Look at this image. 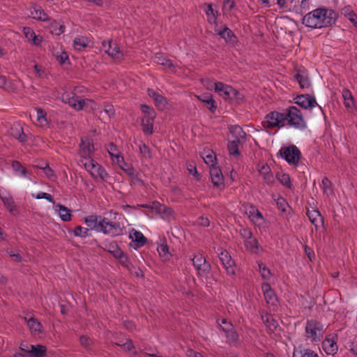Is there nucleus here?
Wrapping results in <instances>:
<instances>
[{
  "mask_svg": "<svg viewBox=\"0 0 357 357\" xmlns=\"http://www.w3.org/2000/svg\"><path fill=\"white\" fill-rule=\"evenodd\" d=\"M337 14L331 9L319 8L307 14L303 18V24L313 29H320L331 26L335 22Z\"/></svg>",
  "mask_w": 357,
  "mask_h": 357,
  "instance_id": "f257e3e1",
  "label": "nucleus"
},
{
  "mask_svg": "<svg viewBox=\"0 0 357 357\" xmlns=\"http://www.w3.org/2000/svg\"><path fill=\"white\" fill-rule=\"evenodd\" d=\"M284 126H289L300 131L305 130L307 126L300 109L295 106H291L283 110Z\"/></svg>",
  "mask_w": 357,
  "mask_h": 357,
  "instance_id": "f03ea898",
  "label": "nucleus"
},
{
  "mask_svg": "<svg viewBox=\"0 0 357 357\" xmlns=\"http://www.w3.org/2000/svg\"><path fill=\"white\" fill-rule=\"evenodd\" d=\"M63 102L68 104L71 107L76 110H81L87 107L90 105L91 109H98V106L90 99H81L73 93L66 92L61 96Z\"/></svg>",
  "mask_w": 357,
  "mask_h": 357,
  "instance_id": "7ed1b4c3",
  "label": "nucleus"
},
{
  "mask_svg": "<svg viewBox=\"0 0 357 357\" xmlns=\"http://www.w3.org/2000/svg\"><path fill=\"white\" fill-rule=\"evenodd\" d=\"M279 153L289 165L297 167L299 165L301 153L298 148L294 144L282 147Z\"/></svg>",
  "mask_w": 357,
  "mask_h": 357,
  "instance_id": "20e7f679",
  "label": "nucleus"
},
{
  "mask_svg": "<svg viewBox=\"0 0 357 357\" xmlns=\"http://www.w3.org/2000/svg\"><path fill=\"white\" fill-rule=\"evenodd\" d=\"M215 92L226 100H236L240 101L243 98V96L236 89L220 82H215Z\"/></svg>",
  "mask_w": 357,
  "mask_h": 357,
  "instance_id": "39448f33",
  "label": "nucleus"
},
{
  "mask_svg": "<svg viewBox=\"0 0 357 357\" xmlns=\"http://www.w3.org/2000/svg\"><path fill=\"white\" fill-rule=\"evenodd\" d=\"M324 326L315 320H308L305 324V334L312 342H319L323 337Z\"/></svg>",
  "mask_w": 357,
  "mask_h": 357,
  "instance_id": "423d86ee",
  "label": "nucleus"
},
{
  "mask_svg": "<svg viewBox=\"0 0 357 357\" xmlns=\"http://www.w3.org/2000/svg\"><path fill=\"white\" fill-rule=\"evenodd\" d=\"M79 163L95 178L99 177L104 180L108 176L106 170L92 158L88 160H79Z\"/></svg>",
  "mask_w": 357,
  "mask_h": 357,
  "instance_id": "0eeeda50",
  "label": "nucleus"
},
{
  "mask_svg": "<svg viewBox=\"0 0 357 357\" xmlns=\"http://www.w3.org/2000/svg\"><path fill=\"white\" fill-rule=\"evenodd\" d=\"M261 124L264 128L284 127V112L274 111L267 114Z\"/></svg>",
  "mask_w": 357,
  "mask_h": 357,
  "instance_id": "6e6552de",
  "label": "nucleus"
},
{
  "mask_svg": "<svg viewBox=\"0 0 357 357\" xmlns=\"http://www.w3.org/2000/svg\"><path fill=\"white\" fill-rule=\"evenodd\" d=\"M98 232L115 236L122 234V228L119 223L112 222L106 218H102L99 223Z\"/></svg>",
  "mask_w": 357,
  "mask_h": 357,
  "instance_id": "1a4fd4ad",
  "label": "nucleus"
},
{
  "mask_svg": "<svg viewBox=\"0 0 357 357\" xmlns=\"http://www.w3.org/2000/svg\"><path fill=\"white\" fill-rule=\"evenodd\" d=\"M240 234L244 239V245L246 249L252 253L257 254L262 249L259 247L257 240L253 237L250 229L243 228L241 229Z\"/></svg>",
  "mask_w": 357,
  "mask_h": 357,
  "instance_id": "9d476101",
  "label": "nucleus"
},
{
  "mask_svg": "<svg viewBox=\"0 0 357 357\" xmlns=\"http://www.w3.org/2000/svg\"><path fill=\"white\" fill-rule=\"evenodd\" d=\"M0 199L12 215L17 216L20 214L19 208L15 204L13 197L4 188H0Z\"/></svg>",
  "mask_w": 357,
  "mask_h": 357,
  "instance_id": "9b49d317",
  "label": "nucleus"
},
{
  "mask_svg": "<svg viewBox=\"0 0 357 357\" xmlns=\"http://www.w3.org/2000/svg\"><path fill=\"white\" fill-rule=\"evenodd\" d=\"M192 261L199 276H207L211 271V266L206 258L202 254H197Z\"/></svg>",
  "mask_w": 357,
  "mask_h": 357,
  "instance_id": "f8f14e48",
  "label": "nucleus"
},
{
  "mask_svg": "<svg viewBox=\"0 0 357 357\" xmlns=\"http://www.w3.org/2000/svg\"><path fill=\"white\" fill-rule=\"evenodd\" d=\"M218 257L229 276H234L236 273L234 262L228 252L225 250H219Z\"/></svg>",
  "mask_w": 357,
  "mask_h": 357,
  "instance_id": "ddd939ff",
  "label": "nucleus"
},
{
  "mask_svg": "<svg viewBox=\"0 0 357 357\" xmlns=\"http://www.w3.org/2000/svg\"><path fill=\"white\" fill-rule=\"evenodd\" d=\"M93 152L94 146L91 139L88 137L82 138L79 150L80 160L91 159Z\"/></svg>",
  "mask_w": 357,
  "mask_h": 357,
  "instance_id": "4468645a",
  "label": "nucleus"
},
{
  "mask_svg": "<svg viewBox=\"0 0 357 357\" xmlns=\"http://www.w3.org/2000/svg\"><path fill=\"white\" fill-rule=\"evenodd\" d=\"M102 48L109 56L120 60L123 58V54L116 43L112 40H104L102 43Z\"/></svg>",
  "mask_w": 357,
  "mask_h": 357,
  "instance_id": "2eb2a0df",
  "label": "nucleus"
},
{
  "mask_svg": "<svg viewBox=\"0 0 357 357\" xmlns=\"http://www.w3.org/2000/svg\"><path fill=\"white\" fill-rule=\"evenodd\" d=\"M294 102L304 109H312L317 105L314 98L310 95H299L294 98Z\"/></svg>",
  "mask_w": 357,
  "mask_h": 357,
  "instance_id": "dca6fc26",
  "label": "nucleus"
},
{
  "mask_svg": "<svg viewBox=\"0 0 357 357\" xmlns=\"http://www.w3.org/2000/svg\"><path fill=\"white\" fill-rule=\"evenodd\" d=\"M261 289L264 296L266 302L271 305H275L278 302V298L274 290L271 288L268 282H264L261 285Z\"/></svg>",
  "mask_w": 357,
  "mask_h": 357,
  "instance_id": "f3484780",
  "label": "nucleus"
},
{
  "mask_svg": "<svg viewBox=\"0 0 357 357\" xmlns=\"http://www.w3.org/2000/svg\"><path fill=\"white\" fill-rule=\"evenodd\" d=\"M129 238L134 243L133 247L135 248H141L146 243V238L144 234L135 229H132L129 233Z\"/></svg>",
  "mask_w": 357,
  "mask_h": 357,
  "instance_id": "a211bd4d",
  "label": "nucleus"
},
{
  "mask_svg": "<svg viewBox=\"0 0 357 357\" xmlns=\"http://www.w3.org/2000/svg\"><path fill=\"white\" fill-rule=\"evenodd\" d=\"M92 45L91 39L86 36H77L73 40V47L75 50L82 52Z\"/></svg>",
  "mask_w": 357,
  "mask_h": 357,
  "instance_id": "6ab92c4d",
  "label": "nucleus"
},
{
  "mask_svg": "<svg viewBox=\"0 0 357 357\" xmlns=\"http://www.w3.org/2000/svg\"><path fill=\"white\" fill-rule=\"evenodd\" d=\"M259 173L266 184L271 185L274 183V176L268 165H261L259 169Z\"/></svg>",
  "mask_w": 357,
  "mask_h": 357,
  "instance_id": "aec40b11",
  "label": "nucleus"
},
{
  "mask_svg": "<svg viewBox=\"0 0 357 357\" xmlns=\"http://www.w3.org/2000/svg\"><path fill=\"white\" fill-rule=\"evenodd\" d=\"M22 349L26 351L30 357H44L46 354V348L45 346L37 344L30 345L26 349Z\"/></svg>",
  "mask_w": 357,
  "mask_h": 357,
  "instance_id": "412c9836",
  "label": "nucleus"
},
{
  "mask_svg": "<svg viewBox=\"0 0 357 357\" xmlns=\"http://www.w3.org/2000/svg\"><path fill=\"white\" fill-rule=\"evenodd\" d=\"M23 33L26 38L32 44L36 46H39L43 40V37L40 35H36L33 30L30 27H24Z\"/></svg>",
  "mask_w": 357,
  "mask_h": 357,
  "instance_id": "4be33fe9",
  "label": "nucleus"
},
{
  "mask_svg": "<svg viewBox=\"0 0 357 357\" xmlns=\"http://www.w3.org/2000/svg\"><path fill=\"white\" fill-rule=\"evenodd\" d=\"M211 181L215 186L220 188L223 185V176L220 169L216 167H211L210 170Z\"/></svg>",
  "mask_w": 357,
  "mask_h": 357,
  "instance_id": "5701e85b",
  "label": "nucleus"
},
{
  "mask_svg": "<svg viewBox=\"0 0 357 357\" xmlns=\"http://www.w3.org/2000/svg\"><path fill=\"white\" fill-rule=\"evenodd\" d=\"M307 215L310 221L315 226L316 228L323 225L324 218L318 210H308Z\"/></svg>",
  "mask_w": 357,
  "mask_h": 357,
  "instance_id": "b1692460",
  "label": "nucleus"
},
{
  "mask_svg": "<svg viewBox=\"0 0 357 357\" xmlns=\"http://www.w3.org/2000/svg\"><path fill=\"white\" fill-rule=\"evenodd\" d=\"M113 163L117 165L128 176H134V168L124 161L121 155L117 157Z\"/></svg>",
  "mask_w": 357,
  "mask_h": 357,
  "instance_id": "393cba45",
  "label": "nucleus"
},
{
  "mask_svg": "<svg viewBox=\"0 0 357 357\" xmlns=\"http://www.w3.org/2000/svg\"><path fill=\"white\" fill-rule=\"evenodd\" d=\"M54 211L58 213L60 218L65 222H68L71 220V213L70 210L68 209L67 207L60 204H57L54 206Z\"/></svg>",
  "mask_w": 357,
  "mask_h": 357,
  "instance_id": "a878e982",
  "label": "nucleus"
},
{
  "mask_svg": "<svg viewBox=\"0 0 357 357\" xmlns=\"http://www.w3.org/2000/svg\"><path fill=\"white\" fill-rule=\"evenodd\" d=\"M322 347L328 355H333L337 351L336 342L333 339L326 338L322 342Z\"/></svg>",
  "mask_w": 357,
  "mask_h": 357,
  "instance_id": "bb28decb",
  "label": "nucleus"
},
{
  "mask_svg": "<svg viewBox=\"0 0 357 357\" xmlns=\"http://www.w3.org/2000/svg\"><path fill=\"white\" fill-rule=\"evenodd\" d=\"M30 15L31 17L36 20L41 21H47L49 20L47 13H45V11L38 6H34L31 8Z\"/></svg>",
  "mask_w": 357,
  "mask_h": 357,
  "instance_id": "cd10ccee",
  "label": "nucleus"
},
{
  "mask_svg": "<svg viewBox=\"0 0 357 357\" xmlns=\"http://www.w3.org/2000/svg\"><path fill=\"white\" fill-rule=\"evenodd\" d=\"M215 31L227 43H234L236 36L231 29L225 26L222 29H216Z\"/></svg>",
  "mask_w": 357,
  "mask_h": 357,
  "instance_id": "c85d7f7f",
  "label": "nucleus"
},
{
  "mask_svg": "<svg viewBox=\"0 0 357 357\" xmlns=\"http://www.w3.org/2000/svg\"><path fill=\"white\" fill-rule=\"evenodd\" d=\"M226 338V342L232 346H237L239 344L238 335L233 328L222 334Z\"/></svg>",
  "mask_w": 357,
  "mask_h": 357,
  "instance_id": "c756f323",
  "label": "nucleus"
},
{
  "mask_svg": "<svg viewBox=\"0 0 357 357\" xmlns=\"http://www.w3.org/2000/svg\"><path fill=\"white\" fill-rule=\"evenodd\" d=\"M198 99L203 102L206 104L207 108L212 112H214L216 109L215 101L213 99L211 93H204L198 96Z\"/></svg>",
  "mask_w": 357,
  "mask_h": 357,
  "instance_id": "7c9ffc66",
  "label": "nucleus"
},
{
  "mask_svg": "<svg viewBox=\"0 0 357 357\" xmlns=\"http://www.w3.org/2000/svg\"><path fill=\"white\" fill-rule=\"evenodd\" d=\"M229 130L234 139H238L239 142H241V140L245 137V132L243 128L238 125L230 126Z\"/></svg>",
  "mask_w": 357,
  "mask_h": 357,
  "instance_id": "2f4dec72",
  "label": "nucleus"
},
{
  "mask_svg": "<svg viewBox=\"0 0 357 357\" xmlns=\"http://www.w3.org/2000/svg\"><path fill=\"white\" fill-rule=\"evenodd\" d=\"M25 319L26 320L27 326L33 335H38L41 332L42 325L36 319L31 317L29 319Z\"/></svg>",
  "mask_w": 357,
  "mask_h": 357,
  "instance_id": "473e14b6",
  "label": "nucleus"
},
{
  "mask_svg": "<svg viewBox=\"0 0 357 357\" xmlns=\"http://www.w3.org/2000/svg\"><path fill=\"white\" fill-rule=\"evenodd\" d=\"M147 92L149 96L154 100L157 107L162 108L165 105L166 101L162 96L155 92L153 89H149Z\"/></svg>",
  "mask_w": 357,
  "mask_h": 357,
  "instance_id": "72a5a7b5",
  "label": "nucleus"
},
{
  "mask_svg": "<svg viewBox=\"0 0 357 357\" xmlns=\"http://www.w3.org/2000/svg\"><path fill=\"white\" fill-rule=\"evenodd\" d=\"M158 211L163 220L170 221L174 219V211L171 208L165 205H159Z\"/></svg>",
  "mask_w": 357,
  "mask_h": 357,
  "instance_id": "f704fd0d",
  "label": "nucleus"
},
{
  "mask_svg": "<svg viewBox=\"0 0 357 357\" xmlns=\"http://www.w3.org/2000/svg\"><path fill=\"white\" fill-rule=\"evenodd\" d=\"M11 135L21 142L26 141V135L23 131V128L20 125H15L11 128Z\"/></svg>",
  "mask_w": 357,
  "mask_h": 357,
  "instance_id": "c9c22d12",
  "label": "nucleus"
},
{
  "mask_svg": "<svg viewBox=\"0 0 357 357\" xmlns=\"http://www.w3.org/2000/svg\"><path fill=\"white\" fill-rule=\"evenodd\" d=\"M100 218H102L101 216L90 215L85 218L84 222L88 227L98 231Z\"/></svg>",
  "mask_w": 357,
  "mask_h": 357,
  "instance_id": "e433bc0d",
  "label": "nucleus"
},
{
  "mask_svg": "<svg viewBox=\"0 0 357 357\" xmlns=\"http://www.w3.org/2000/svg\"><path fill=\"white\" fill-rule=\"evenodd\" d=\"M155 63L162 65L164 67L169 68V69H173L174 68V64L172 61L168 59H167L163 54H156L154 58Z\"/></svg>",
  "mask_w": 357,
  "mask_h": 357,
  "instance_id": "4c0bfd02",
  "label": "nucleus"
},
{
  "mask_svg": "<svg viewBox=\"0 0 357 357\" xmlns=\"http://www.w3.org/2000/svg\"><path fill=\"white\" fill-rule=\"evenodd\" d=\"M241 142L238 139L229 140L227 144V149L229 155L233 156H238L240 155V151L238 149V146Z\"/></svg>",
  "mask_w": 357,
  "mask_h": 357,
  "instance_id": "58836bf2",
  "label": "nucleus"
},
{
  "mask_svg": "<svg viewBox=\"0 0 357 357\" xmlns=\"http://www.w3.org/2000/svg\"><path fill=\"white\" fill-rule=\"evenodd\" d=\"M258 268L261 278L265 280L264 282H268L272 277V273L269 268L262 262H258Z\"/></svg>",
  "mask_w": 357,
  "mask_h": 357,
  "instance_id": "ea45409f",
  "label": "nucleus"
},
{
  "mask_svg": "<svg viewBox=\"0 0 357 357\" xmlns=\"http://www.w3.org/2000/svg\"><path fill=\"white\" fill-rule=\"evenodd\" d=\"M295 79L299 84L301 88L305 89L310 86V80L307 75L303 72H298L295 75Z\"/></svg>",
  "mask_w": 357,
  "mask_h": 357,
  "instance_id": "a19ab883",
  "label": "nucleus"
},
{
  "mask_svg": "<svg viewBox=\"0 0 357 357\" xmlns=\"http://www.w3.org/2000/svg\"><path fill=\"white\" fill-rule=\"evenodd\" d=\"M51 51L61 64H63L68 59V55L65 51L58 50L54 47H52Z\"/></svg>",
  "mask_w": 357,
  "mask_h": 357,
  "instance_id": "79ce46f5",
  "label": "nucleus"
},
{
  "mask_svg": "<svg viewBox=\"0 0 357 357\" xmlns=\"http://www.w3.org/2000/svg\"><path fill=\"white\" fill-rule=\"evenodd\" d=\"M293 357H319L318 354L309 349H296Z\"/></svg>",
  "mask_w": 357,
  "mask_h": 357,
  "instance_id": "37998d69",
  "label": "nucleus"
},
{
  "mask_svg": "<svg viewBox=\"0 0 357 357\" xmlns=\"http://www.w3.org/2000/svg\"><path fill=\"white\" fill-rule=\"evenodd\" d=\"M202 158H203V160H204L206 164H207L208 165L211 166V167L214 166L215 160V155L213 151H211V150L204 151L202 153Z\"/></svg>",
  "mask_w": 357,
  "mask_h": 357,
  "instance_id": "c03bdc74",
  "label": "nucleus"
},
{
  "mask_svg": "<svg viewBox=\"0 0 357 357\" xmlns=\"http://www.w3.org/2000/svg\"><path fill=\"white\" fill-rule=\"evenodd\" d=\"M261 319L266 324V326L269 328L270 331H274L276 329L278 326L277 321L272 317L271 314H266L265 315H261Z\"/></svg>",
  "mask_w": 357,
  "mask_h": 357,
  "instance_id": "a18cd8bd",
  "label": "nucleus"
},
{
  "mask_svg": "<svg viewBox=\"0 0 357 357\" xmlns=\"http://www.w3.org/2000/svg\"><path fill=\"white\" fill-rule=\"evenodd\" d=\"M276 178L282 185L287 187V188L291 189L292 188L290 176L289 174L284 173H278L276 174Z\"/></svg>",
  "mask_w": 357,
  "mask_h": 357,
  "instance_id": "49530a36",
  "label": "nucleus"
},
{
  "mask_svg": "<svg viewBox=\"0 0 357 357\" xmlns=\"http://www.w3.org/2000/svg\"><path fill=\"white\" fill-rule=\"evenodd\" d=\"M205 12L207 15L208 22L211 24H215L218 11L214 10L211 4L207 5Z\"/></svg>",
  "mask_w": 357,
  "mask_h": 357,
  "instance_id": "de8ad7c7",
  "label": "nucleus"
},
{
  "mask_svg": "<svg viewBox=\"0 0 357 357\" xmlns=\"http://www.w3.org/2000/svg\"><path fill=\"white\" fill-rule=\"evenodd\" d=\"M321 188L324 194L326 196H329L333 193L332 183L327 177H324L322 179Z\"/></svg>",
  "mask_w": 357,
  "mask_h": 357,
  "instance_id": "09e8293b",
  "label": "nucleus"
},
{
  "mask_svg": "<svg viewBox=\"0 0 357 357\" xmlns=\"http://www.w3.org/2000/svg\"><path fill=\"white\" fill-rule=\"evenodd\" d=\"M64 26L60 23L54 21L50 24V30L52 34L59 36L64 32Z\"/></svg>",
  "mask_w": 357,
  "mask_h": 357,
  "instance_id": "8fccbe9b",
  "label": "nucleus"
},
{
  "mask_svg": "<svg viewBox=\"0 0 357 357\" xmlns=\"http://www.w3.org/2000/svg\"><path fill=\"white\" fill-rule=\"evenodd\" d=\"M107 151L112 160V162L115 161V159L121 155V153L119 151L117 146L112 143H110L107 146Z\"/></svg>",
  "mask_w": 357,
  "mask_h": 357,
  "instance_id": "3c124183",
  "label": "nucleus"
},
{
  "mask_svg": "<svg viewBox=\"0 0 357 357\" xmlns=\"http://www.w3.org/2000/svg\"><path fill=\"white\" fill-rule=\"evenodd\" d=\"M251 220L256 225H261L264 221V217L261 212L256 208H252V211H250Z\"/></svg>",
  "mask_w": 357,
  "mask_h": 357,
  "instance_id": "603ef678",
  "label": "nucleus"
},
{
  "mask_svg": "<svg viewBox=\"0 0 357 357\" xmlns=\"http://www.w3.org/2000/svg\"><path fill=\"white\" fill-rule=\"evenodd\" d=\"M37 113V121L41 127H45L47 125V121L46 119V112L40 108L36 109Z\"/></svg>",
  "mask_w": 357,
  "mask_h": 357,
  "instance_id": "864d4df0",
  "label": "nucleus"
},
{
  "mask_svg": "<svg viewBox=\"0 0 357 357\" xmlns=\"http://www.w3.org/2000/svg\"><path fill=\"white\" fill-rule=\"evenodd\" d=\"M89 229L85 227H83L80 225L76 226L74 231L73 234L75 236H79L81 238H85L89 236Z\"/></svg>",
  "mask_w": 357,
  "mask_h": 357,
  "instance_id": "5fc2aeb1",
  "label": "nucleus"
},
{
  "mask_svg": "<svg viewBox=\"0 0 357 357\" xmlns=\"http://www.w3.org/2000/svg\"><path fill=\"white\" fill-rule=\"evenodd\" d=\"M217 322L219 324L222 333L234 328L232 324L225 319H219L217 320Z\"/></svg>",
  "mask_w": 357,
  "mask_h": 357,
  "instance_id": "6e6d98bb",
  "label": "nucleus"
},
{
  "mask_svg": "<svg viewBox=\"0 0 357 357\" xmlns=\"http://www.w3.org/2000/svg\"><path fill=\"white\" fill-rule=\"evenodd\" d=\"M158 251L161 257H162L165 260L169 259L171 255L169 252V248L167 245H160L158 248Z\"/></svg>",
  "mask_w": 357,
  "mask_h": 357,
  "instance_id": "4d7b16f0",
  "label": "nucleus"
},
{
  "mask_svg": "<svg viewBox=\"0 0 357 357\" xmlns=\"http://www.w3.org/2000/svg\"><path fill=\"white\" fill-rule=\"evenodd\" d=\"M13 169L16 172H20V176L26 178L27 171L23 167L18 161H13L12 164Z\"/></svg>",
  "mask_w": 357,
  "mask_h": 357,
  "instance_id": "13d9d810",
  "label": "nucleus"
},
{
  "mask_svg": "<svg viewBox=\"0 0 357 357\" xmlns=\"http://www.w3.org/2000/svg\"><path fill=\"white\" fill-rule=\"evenodd\" d=\"M139 151L142 156L144 158H151V151L148 146L145 144H141L139 146Z\"/></svg>",
  "mask_w": 357,
  "mask_h": 357,
  "instance_id": "bf43d9fd",
  "label": "nucleus"
},
{
  "mask_svg": "<svg viewBox=\"0 0 357 357\" xmlns=\"http://www.w3.org/2000/svg\"><path fill=\"white\" fill-rule=\"evenodd\" d=\"M344 14L347 15L349 20L357 27V15L355 14L349 8H344L343 10Z\"/></svg>",
  "mask_w": 357,
  "mask_h": 357,
  "instance_id": "052dcab7",
  "label": "nucleus"
},
{
  "mask_svg": "<svg viewBox=\"0 0 357 357\" xmlns=\"http://www.w3.org/2000/svg\"><path fill=\"white\" fill-rule=\"evenodd\" d=\"M32 196L38 199H45L50 203L54 204V201L52 195L48 193L43 192H39L36 195L33 194Z\"/></svg>",
  "mask_w": 357,
  "mask_h": 357,
  "instance_id": "680f3d73",
  "label": "nucleus"
},
{
  "mask_svg": "<svg viewBox=\"0 0 357 357\" xmlns=\"http://www.w3.org/2000/svg\"><path fill=\"white\" fill-rule=\"evenodd\" d=\"M103 107L104 112L108 116L109 118H112L114 116V108L112 105L108 102H105Z\"/></svg>",
  "mask_w": 357,
  "mask_h": 357,
  "instance_id": "e2e57ef3",
  "label": "nucleus"
},
{
  "mask_svg": "<svg viewBox=\"0 0 357 357\" xmlns=\"http://www.w3.org/2000/svg\"><path fill=\"white\" fill-rule=\"evenodd\" d=\"M202 83L208 90H212L213 88L215 89V82H214L213 79H202Z\"/></svg>",
  "mask_w": 357,
  "mask_h": 357,
  "instance_id": "0e129e2a",
  "label": "nucleus"
},
{
  "mask_svg": "<svg viewBox=\"0 0 357 357\" xmlns=\"http://www.w3.org/2000/svg\"><path fill=\"white\" fill-rule=\"evenodd\" d=\"M111 253L117 259L125 258V253L119 248H116L114 250L111 251Z\"/></svg>",
  "mask_w": 357,
  "mask_h": 357,
  "instance_id": "69168bd1",
  "label": "nucleus"
},
{
  "mask_svg": "<svg viewBox=\"0 0 357 357\" xmlns=\"http://www.w3.org/2000/svg\"><path fill=\"white\" fill-rule=\"evenodd\" d=\"M197 224L202 227H208L210 225V221L208 218L204 216H200L198 218Z\"/></svg>",
  "mask_w": 357,
  "mask_h": 357,
  "instance_id": "338daca9",
  "label": "nucleus"
},
{
  "mask_svg": "<svg viewBox=\"0 0 357 357\" xmlns=\"http://www.w3.org/2000/svg\"><path fill=\"white\" fill-rule=\"evenodd\" d=\"M80 344L85 348H89V345L92 342V340L88 337L82 335L79 338Z\"/></svg>",
  "mask_w": 357,
  "mask_h": 357,
  "instance_id": "774afa93",
  "label": "nucleus"
}]
</instances>
